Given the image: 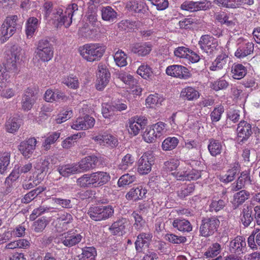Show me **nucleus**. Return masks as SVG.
Here are the masks:
<instances>
[{
  "instance_id": "nucleus-25",
  "label": "nucleus",
  "mask_w": 260,
  "mask_h": 260,
  "mask_svg": "<svg viewBox=\"0 0 260 260\" xmlns=\"http://www.w3.org/2000/svg\"><path fill=\"white\" fill-rule=\"evenodd\" d=\"M147 190L140 186L133 187L126 194V198L128 200L137 201L145 197Z\"/></svg>"
},
{
  "instance_id": "nucleus-35",
  "label": "nucleus",
  "mask_w": 260,
  "mask_h": 260,
  "mask_svg": "<svg viewBox=\"0 0 260 260\" xmlns=\"http://www.w3.org/2000/svg\"><path fill=\"white\" fill-rule=\"evenodd\" d=\"M233 77L236 79H241L246 74L247 70L242 64H234L232 67Z\"/></svg>"
},
{
  "instance_id": "nucleus-6",
  "label": "nucleus",
  "mask_w": 260,
  "mask_h": 260,
  "mask_svg": "<svg viewBox=\"0 0 260 260\" xmlns=\"http://www.w3.org/2000/svg\"><path fill=\"white\" fill-rule=\"evenodd\" d=\"M21 49L20 47L13 46L10 53L6 54L5 58V69L6 71H14L17 68L16 61L19 59Z\"/></svg>"
},
{
  "instance_id": "nucleus-45",
  "label": "nucleus",
  "mask_w": 260,
  "mask_h": 260,
  "mask_svg": "<svg viewBox=\"0 0 260 260\" xmlns=\"http://www.w3.org/2000/svg\"><path fill=\"white\" fill-rule=\"evenodd\" d=\"M20 174L15 166L12 172L8 176L5 181V184L7 187H10L12 183L16 181L19 177Z\"/></svg>"
},
{
  "instance_id": "nucleus-60",
  "label": "nucleus",
  "mask_w": 260,
  "mask_h": 260,
  "mask_svg": "<svg viewBox=\"0 0 260 260\" xmlns=\"http://www.w3.org/2000/svg\"><path fill=\"white\" fill-rule=\"evenodd\" d=\"M72 22V17L69 15L67 16V15H63L61 17H59V19H58V21L56 22V27H59L62 25H64L66 27H68L70 26Z\"/></svg>"
},
{
  "instance_id": "nucleus-27",
  "label": "nucleus",
  "mask_w": 260,
  "mask_h": 260,
  "mask_svg": "<svg viewBox=\"0 0 260 260\" xmlns=\"http://www.w3.org/2000/svg\"><path fill=\"white\" fill-rule=\"evenodd\" d=\"M172 225L174 228L183 232H189L192 229L190 222L185 219L176 218L174 220Z\"/></svg>"
},
{
  "instance_id": "nucleus-53",
  "label": "nucleus",
  "mask_w": 260,
  "mask_h": 260,
  "mask_svg": "<svg viewBox=\"0 0 260 260\" xmlns=\"http://www.w3.org/2000/svg\"><path fill=\"white\" fill-rule=\"evenodd\" d=\"M167 240L173 244L184 243L186 241V238L184 236H178L173 234H167L165 235Z\"/></svg>"
},
{
  "instance_id": "nucleus-63",
  "label": "nucleus",
  "mask_w": 260,
  "mask_h": 260,
  "mask_svg": "<svg viewBox=\"0 0 260 260\" xmlns=\"http://www.w3.org/2000/svg\"><path fill=\"white\" fill-rule=\"evenodd\" d=\"M189 49L184 46L178 47L174 51V55L179 58H186L187 57Z\"/></svg>"
},
{
  "instance_id": "nucleus-37",
  "label": "nucleus",
  "mask_w": 260,
  "mask_h": 260,
  "mask_svg": "<svg viewBox=\"0 0 260 260\" xmlns=\"http://www.w3.org/2000/svg\"><path fill=\"white\" fill-rule=\"evenodd\" d=\"M97 140L100 141L101 144L103 143L104 145L111 147H116L118 145L117 139L111 135L100 136L97 138Z\"/></svg>"
},
{
  "instance_id": "nucleus-58",
  "label": "nucleus",
  "mask_w": 260,
  "mask_h": 260,
  "mask_svg": "<svg viewBox=\"0 0 260 260\" xmlns=\"http://www.w3.org/2000/svg\"><path fill=\"white\" fill-rule=\"evenodd\" d=\"M215 18L221 24H225L228 26H230L234 24L232 20H229V16L224 13L216 14L215 16Z\"/></svg>"
},
{
  "instance_id": "nucleus-18",
  "label": "nucleus",
  "mask_w": 260,
  "mask_h": 260,
  "mask_svg": "<svg viewBox=\"0 0 260 260\" xmlns=\"http://www.w3.org/2000/svg\"><path fill=\"white\" fill-rule=\"evenodd\" d=\"M94 119L89 115L79 117L73 123L72 128L76 130L87 129L93 126Z\"/></svg>"
},
{
  "instance_id": "nucleus-17",
  "label": "nucleus",
  "mask_w": 260,
  "mask_h": 260,
  "mask_svg": "<svg viewBox=\"0 0 260 260\" xmlns=\"http://www.w3.org/2000/svg\"><path fill=\"white\" fill-rule=\"evenodd\" d=\"M181 9L191 12L206 10L210 8V5L206 1L202 2H185L181 5Z\"/></svg>"
},
{
  "instance_id": "nucleus-22",
  "label": "nucleus",
  "mask_w": 260,
  "mask_h": 260,
  "mask_svg": "<svg viewBox=\"0 0 260 260\" xmlns=\"http://www.w3.org/2000/svg\"><path fill=\"white\" fill-rule=\"evenodd\" d=\"M241 217V221L243 225L245 227L248 226L254 220L253 207L251 205H246L243 206Z\"/></svg>"
},
{
  "instance_id": "nucleus-15",
  "label": "nucleus",
  "mask_w": 260,
  "mask_h": 260,
  "mask_svg": "<svg viewBox=\"0 0 260 260\" xmlns=\"http://www.w3.org/2000/svg\"><path fill=\"white\" fill-rule=\"evenodd\" d=\"M82 238L80 234L70 231L62 235L60 241L65 246L71 247L79 243Z\"/></svg>"
},
{
  "instance_id": "nucleus-43",
  "label": "nucleus",
  "mask_w": 260,
  "mask_h": 260,
  "mask_svg": "<svg viewBox=\"0 0 260 260\" xmlns=\"http://www.w3.org/2000/svg\"><path fill=\"white\" fill-rule=\"evenodd\" d=\"M136 179V177L135 175L126 174L120 177L117 184L119 187L124 186L133 183Z\"/></svg>"
},
{
  "instance_id": "nucleus-59",
  "label": "nucleus",
  "mask_w": 260,
  "mask_h": 260,
  "mask_svg": "<svg viewBox=\"0 0 260 260\" xmlns=\"http://www.w3.org/2000/svg\"><path fill=\"white\" fill-rule=\"evenodd\" d=\"M224 112V108L222 106H219L214 108L210 114L211 119L212 122H217L221 118V114Z\"/></svg>"
},
{
  "instance_id": "nucleus-39",
  "label": "nucleus",
  "mask_w": 260,
  "mask_h": 260,
  "mask_svg": "<svg viewBox=\"0 0 260 260\" xmlns=\"http://www.w3.org/2000/svg\"><path fill=\"white\" fill-rule=\"evenodd\" d=\"M39 25L38 19L36 17H30L27 21L26 34L28 37H32Z\"/></svg>"
},
{
  "instance_id": "nucleus-26",
  "label": "nucleus",
  "mask_w": 260,
  "mask_h": 260,
  "mask_svg": "<svg viewBox=\"0 0 260 260\" xmlns=\"http://www.w3.org/2000/svg\"><path fill=\"white\" fill-rule=\"evenodd\" d=\"M57 171L61 176L65 177L81 172V171L79 170V167L76 164L60 166L57 168Z\"/></svg>"
},
{
  "instance_id": "nucleus-41",
  "label": "nucleus",
  "mask_w": 260,
  "mask_h": 260,
  "mask_svg": "<svg viewBox=\"0 0 260 260\" xmlns=\"http://www.w3.org/2000/svg\"><path fill=\"white\" fill-rule=\"evenodd\" d=\"M221 245L218 243L212 244L204 253V255L207 257H214L216 256L221 252Z\"/></svg>"
},
{
  "instance_id": "nucleus-54",
  "label": "nucleus",
  "mask_w": 260,
  "mask_h": 260,
  "mask_svg": "<svg viewBox=\"0 0 260 260\" xmlns=\"http://www.w3.org/2000/svg\"><path fill=\"white\" fill-rule=\"evenodd\" d=\"M153 237L150 233H141L137 236V239L143 245L148 247Z\"/></svg>"
},
{
  "instance_id": "nucleus-36",
  "label": "nucleus",
  "mask_w": 260,
  "mask_h": 260,
  "mask_svg": "<svg viewBox=\"0 0 260 260\" xmlns=\"http://www.w3.org/2000/svg\"><path fill=\"white\" fill-rule=\"evenodd\" d=\"M182 98H185L189 101H192L197 99L199 96V92L194 88L191 87H187L183 89L180 93Z\"/></svg>"
},
{
  "instance_id": "nucleus-62",
  "label": "nucleus",
  "mask_w": 260,
  "mask_h": 260,
  "mask_svg": "<svg viewBox=\"0 0 260 260\" xmlns=\"http://www.w3.org/2000/svg\"><path fill=\"white\" fill-rule=\"evenodd\" d=\"M94 9L95 8H94L93 6L89 7L87 14V19L89 23L92 25H95V24L98 21V15L96 12L94 11Z\"/></svg>"
},
{
  "instance_id": "nucleus-5",
  "label": "nucleus",
  "mask_w": 260,
  "mask_h": 260,
  "mask_svg": "<svg viewBox=\"0 0 260 260\" xmlns=\"http://www.w3.org/2000/svg\"><path fill=\"white\" fill-rule=\"evenodd\" d=\"M220 221L215 216L203 218L200 227V235L204 237H209L217 231Z\"/></svg>"
},
{
  "instance_id": "nucleus-50",
  "label": "nucleus",
  "mask_w": 260,
  "mask_h": 260,
  "mask_svg": "<svg viewBox=\"0 0 260 260\" xmlns=\"http://www.w3.org/2000/svg\"><path fill=\"white\" fill-rule=\"evenodd\" d=\"M143 138L147 143H152L158 137L151 126L147 127L143 134Z\"/></svg>"
},
{
  "instance_id": "nucleus-3",
  "label": "nucleus",
  "mask_w": 260,
  "mask_h": 260,
  "mask_svg": "<svg viewBox=\"0 0 260 260\" xmlns=\"http://www.w3.org/2000/svg\"><path fill=\"white\" fill-rule=\"evenodd\" d=\"M87 214L95 221L105 220L113 215L114 209L110 205L94 206L89 209Z\"/></svg>"
},
{
  "instance_id": "nucleus-55",
  "label": "nucleus",
  "mask_w": 260,
  "mask_h": 260,
  "mask_svg": "<svg viewBox=\"0 0 260 260\" xmlns=\"http://www.w3.org/2000/svg\"><path fill=\"white\" fill-rule=\"evenodd\" d=\"M146 7L147 6L144 3L134 2V4H132L131 6V9L135 13L140 14H144L148 10V9H146Z\"/></svg>"
},
{
  "instance_id": "nucleus-48",
  "label": "nucleus",
  "mask_w": 260,
  "mask_h": 260,
  "mask_svg": "<svg viewBox=\"0 0 260 260\" xmlns=\"http://www.w3.org/2000/svg\"><path fill=\"white\" fill-rule=\"evenodd\" d=\"M114 60L119 67H124L127 64L126 54L122 50L117 51L114 56Z\"/></svg>"
},
{
  "instance_id": "nucleus-14",
  "label": "nucleus",
  "mask_w": 260,
  "mask_h": 260,
  "mask_svg": "<svg viewBox=\"0 0 260 260\" xmlns=\"http://www.w3.org/2000/svg\"><path fill=\"white\" fill-rule=\"evenodd\" d=\"M37 99L36 93L34 90L28 88L24 92L22 97L21 106L22 109L25 111L30 110Z\"/></svg>"
},
{
  "instance_id": "nucleus-24",
  "label": "nucleus",
  "mask_w": 260,
  "mask_h": 260,
  "mask_svg": "<svg viewBox=\"0 0 260 260\" xmlns=\"http://www.w3.org/2000/svg\"><path fill=\"white\" fill-rule=\"evenodd\" d=\"M127 225L128 220L127 219L122 217L114 222L109 228V230L113 235H122L123 232Z\"/></svg>"
},
{
  "instance_id": "nucleus-31",
  "label": "nucleus",
  "mask_w": 260,
  "mask_h": 260,
  "mask_svg": "<svg viewBox=\"0 0 260 260\" xmlns=\"http://www.w3.org/2000/svg\"><path fill=\"white\" fill-rule=\"evenodd\" d=\"M253 44L252 42H248L240 46L237 49L235 55L238 58H243L253 52Z\"/></svg>"
},
{
  "instance_id": "nucleus-64",
  "label": "nucleus",
  "mask_w": 260,
  "mask_h": 260,
  "mask_svg": "<svg viewBox=\"0 0 260 260\" xmlns=\"http://www.w3.org/2000/svg\"><path fill=\"white\" fill-rule=\"evenodd\" d=\"M63 83L68 87L73 89H77L79 86V82L78 78L76 77H69L64 80Z\"/></svg>"
},
{
  "instance_id": "nucleus-16",
  "label": "nucleus",
  "mask_w": 260,
  "mask_h": 260,
  "mask_svg": "<svg viewBox=\"0 0 260 260\" xmlns=\"http://www.w3.org/2000/svg\"><path fill=\"white\" fill-rule=\"evenodd\" d=\"M166 72L169 76L181 79H187L190 77L188 70L180 65L170 66L167 68Z\"/></svg>"
},
{
  "instance_id": "nucleus-11",
  "label": "nucleus",
  "mask_w": 260,
  "mask_h": 260,
  "mask_svg": "<svg viewBox=\"0 0 260 260\" xmlns=\"http://www.w3.org/2000/svg\"><path fill=\"white\" fill-rule=\"evenodd\" d=\"M37 143L35 138H30L20 143L18 146V150L25 158H29L36 149Z\"/></svg>"
},
{
  "instance_id": "nucleus-51",
  "label": "nucleus",
  "mask_w": 260,
  "mask_h": 260,
  "mask_svg": "<svg viewBox=\"0 0 260 260\" xmlns=\"http://www.w3.org/2000/svg\"><path fill=\"white\" fill-rule=\"evenodd\" d=\"M10 153L4 152L0 158V173L3 174L10 164Z\"/></svg>"
},
{
  "instance_id": "nucleus-57",
  "label": "nucleus",
  "mask_w": 260,
  "mask_h": 260,
  "mask_svg": "<svg viewBox=\"0 0 260 260\" xmlns=\"http://www.w3.org/2000/svg\"><path fill=\"white\" fill-rule=\"evenodd\" d=\"M180 166V161L178 159H172L164 163V169L168 172L176 170Z\"/></svg>"
},
{
  "instance_id": "nucleus-38",
  "label": "nucleus",
  "mask_w": 260,
  "mask_h": 260,
  "mask_svg": "<svg viewBox=\"0 0 260 260\" xmlns=\"http://www.w3.org/2000/svg\"><path fill=\"white\" fill-rule=\"evenodd\" d=\"M45 187L39 186L38 187L31 190L26 193L22 199L21 202L23 203H28L36 198L38 195L45 190Z\"/></svg>"
},
{
  "instance_id": "nucleus-61",
  "label": "nucleus",
  "mask_w": 260,
  "mask_h": 260,
  "mask_svg": "<svg viewBox=\"0 0 260 260\" xmlns=\"http://www.w3.org/2000/svg\"><path fill=\"white\" fill-rule=\"evenodd\" d=\"M57 220L58 221L63 222V225H67L73 222V217L72 214L67 212H63L62 214H58Z\"/></svg>"
},
{
  "instance_id": "nucleus-40",
  "label": "nucleus",
  "mask_w": 260,
  "mask_h": 260,
  "mask_svg": "<svg viewBox=\"0 0 260 260\" xmlns=\"http://www.w3.org/2000/svg\"><path fill=\"white\" fill-rule=\"evenodd\" d=\"M179 140L176 137H168L162 143L161 147L164 151H170L175 149L178 144Z\"/></svg>"
},
{
  "instance_id": "nucleus-4",
  "label": "nucleus",
  "mask_w": 260,
  "mask_h": 260,
  "mask_svg": "<svg viewBox=\"0 0 260 260\" xmlns=\"http://www.w3.org/2000/svg\"><path fill=\"white\" fill-rule=\"evenodd\" d=\"M36 56L43 62L48 61L53 56V47L50 42L46 39L39 41L35 52Z\"/></svg>"
},
{
  "instance_id": "nucleus-7",
  "label": "nucleus",
  "mask_w": 260,
  "mask_h": 260,
  "mask_svg": "<svg viewBox=\"0 0 260 260\" xmlns=\"http://www.w3.org/2000/svg\"><path fill=\"white\" fill-rule=\"evenodd\" d=\"M17 16L13 15L7 17L1 28V34L3 37V41H6L15 33L16 31V20Z\"/></svg>"
},
{
  "instance_id": "nucleus-8",
  "label": "nucleus",
  "mask_w": 260,
  "mask_h": 260,
  "mask_svg": "<svg viewBox=\"0 0 260 260\" xmlns=\"http://www.w3.org/2000/svg\"><path fill=\"white\" fill-rule=\"evenodd\" d=\"M96 88L102 90L108 84L110 78V73L105 65L99 64L96 73Z\"/></svg>"
},
{
  "instance_id": "nucleus-33",
  "label": "nucleus",
  "mask_w": 260,
  "mask_h": 260,
  "mask_svg": "<svg viewBox=\"0 0 260 260\" xmlns=\"http://www.w3.org/2000/svg\"><path fill=\"white\" fill-rule=\"evenodd\" d=\"M208 149L212 156H216L221 153L222 146L221 142L214 139H210L209 140Z\"/></svg>"
},
{
  "instance_id": "nucleus-20",
  "label": "nucleus",
  "mask_w": 260,
  "mask_h": 260,
  "mask_svg": "<svg viewBox=\"0 0 260 260\" xmlns=\"http://www.w3.org/2000/svg\"><path fill=\"white\" fill-rule=\"evenodd\" d=\"M153 159L146 154L143 155L138 160V172L141 175L148 174L151 170Z\"/></svg>"
},
{
  "instance_id": "nucleus-44",
  "label": "nucleus",
  "mask_w": 260,
  "mask_h": 260,
  "mask_svg": "<svg viewBox=\"0 0 260 260\" xmlns=\"http://www.w3.org/2000/svg\"><path fill=\"white\" fill-rule=\"evenodd\" d=\"M134 161V157L132 154L128 153L122 159L121 162L119 165V168L120 170H125L129 167L132 166Z\"/></svg>"
},
{
  "instance_id": "nucleus-19",
  "label": "nucleus",
  "mask_w": 260,
  "mask_h": 260,
  "mask_svg": "<svg viewBox=\"0 0 260 260\" xmlns=\"http://www.w3.org/2000/svg\"><path fill=\"white\" fill-rule=\"evenodd\" d=\"M98 161V157L95 155H89L82 159L79 162L78 167L81 172H87L96 167Z\"/></svg>"
},
{
  "instance_id": "nucleus-52",
  "label": "nucleus",
  "mask_w": 260,
  "mask_h": 260,
  "mask_svg": "<svg viewBox=\"0 0 260 260\" xmlns=\"http://www.w3.org/2000/svg\"><path fill=\"white\" fill-rule=\"evenodd\" d=\"M82 136L81 133L74 134L66 138L62 143V146L64 148H70L77 139Z\"/></svg>"
},
{
  "instance_id": "nucleus-9",
  "label": "nucleus",
  "mask_w": 260,
  "mask_h": 260,
  "mask_svg": "<svg viewBox=\"0 0 260 260\" xmlns=\"http://www.w3.org/2000/svg\"><path fill=\"white\" fill-rule=\"evenodd\" d=\"M203 171H199L195 169L191 170H184L179 169V171L172 173V174L178 180L191 181L196 180L200 178Z\"/></svg>"
},
{
  "instance_id": "nucleus-56",
  "label": "nucleus",
  "mask_w": 260,
  "mask_h": 260,
  "mask_svg": "<svg viewBox=\"0 0 260 260\" xmlns=\"http://www.w3.org/2000/svg\"><path fill=\"white\" fill-rule=\"evenodd\" d=\"M195 189V185L193 184H188L186 187L182 188L177 191V194L180 198H184L192 193Z\"/></svg>"
},
{
  "instance_id": "nucleus-1",
  "label": "nucleus",
  "mask_w": 260,
  "mask_h": 260,
  "mask_svg": "<svg viewBox=\"0 0 260 260\" xmlns=\"http://www.w3.org/2000/svg\"><path fill=\"white\" fill-rule=\"evenodd\" d=\"M110 179L107 172L98 171L90 174H84L77 180V183L84 187H98L106 184Z\"/></svg>"
},
{
  "instance_id": "nucleus-32",
  "label": "nucleus",
  "mask_w": 260,
  "mask_h": 260,
  "mask_svg": "<svg viewBox=\"0 0 260 260\" xmlns=\"http://www.w3.org/2000/svg\"><path fill=\"white\" fill-rule=\"evenodd\" d=\"M21 123V119L18 117H11L6 122V129L9 133H14L19 128Z\"/></svg>"
},
{
  "instance_id": "nucleus-47",
  "label": "nucleus",
  "mask_w": 260,
  "mask_h": 260,
  "mask_svg": "<svg viewBox=\"0 0 260 260\" xmlns=\"http://www.w3.org/2000/svg\"><path fill=\"white\" fill-rule=\"evenodd\" d=\"M213 3L220 7L236 9L238 7L236 4V0H214Z\"/></svg>"
},
{
  "instance_id": "nucleus-34",
  "label": "nucleus",
  "mask_w": 260,
  "mask_h": 260,
  "mask_svg": "<svg viewBox=\"0 0 260 260\" xmlns=\"http://www.w3.org/2000/svg\"><path fill=\"white\" fill-rule=\"evenodd\" d=\"M250 177L249 174L247 171L241 173L240 176L238 178L236 184L233 185V189L235 191L239 190L243 188L246 183H250Z\"/></svg>"
},
{
  "instance_id": "nucleus-28",
  "label": "nucleus",
  "mask_w": 260,
  "mask_h": 260,
  "mask_svg": "<svg viewBox=\"0 0 260 260\" xmlns=\"http://www.w3.org/2000/svg\"><path fill=\"white\" fill-rule=\"evenodd\" d=\"M102 19L109 22H115L118 16L116 11L110 6L102 7L101 9Z\"/></svg>"
},
{
  "instance_id": "nucleus-29",
  "label": "nucleus",
  "mask_w": 260,
  "mask_h": 260,
  "mask_svg": "<svg viewBox=\"0 0 260 260\" xmlns=\"http://www.w3.org/2000/svg\"><path fill=\"white\" fill-rule=\"evenodd\" d=\"M250 193L246 190H242L234 196L233 202L234 209H237L239 206L243 204L246 200L249 199Z\"/></svg>"
},
{
  "instance_id": "nucleus-2",
  "label": "nucleus",
  "mask_w": 260,
  "mask_h": 260,
  "mask_svg": "<svg viewBox=\"0 0 260 260\" xmlns=\"http://www.w3.org/2000/svg\"><path fill=\"white\" fill-rule=\"evenodd\" d=\"M105 46L101 44H87L80 50L82 57L88 61L99 60L105 52Z\"/></svg>"
},
{
  "instance_id": "nucleus-12",
  "label": "nucleus",
  "mask_w": 260,
  "mask_h": 260,
  "mask_svg": "<svg viewBox=\"0 0 260 260\" xmlns=\"http://www.w3.org/2000/svg\"><path fill=\"white\" fill-rule=\"evenodd\" d=\"M237 141L239 143H243L248 140L252 134L251 125L245 121H241L237 128Z\"/></svg>"
},
{
  "instance_id": "nucleus-13",
  "label": "nucleus",
  "mask_w": 260,
  "mask_h": 260,
  "mask_svg": "<svg viewBox=\"0 0 260 260\" xmlns=\"http://www.w3.org/2000/svg\"><path fill=\"white\" fill-rule=\"evenodd\" d=\"M245 239L242 236H237L230 241L229 250L231 253L241 254L246 251Z\"/></svg>"
},
{
  "instance_id": "nucleus-42",
  "label": "nucleus",
  "mask_w": 260,
  "mask_h": 260,
  "mask_svg": "<svg viewBox=\"0 0 260 260\" xmlns=\"http://www.w3.org/2000/svg\"><path fill=\"white\" fill-rule=\"evenodd\" d=\"M48 221L44 218L42 217L35 221L32 225V229L36 233H41L45 229Z\"/></svg>"
},
{
  "instance_id": "nucleus-23",
  "label": "nucleus",
  "mask_w": 260,
  "mask_h": 260,
  "mask_svg": "<svg viewBox=\"0 0 260 260\" xmlns=\"http://www.w3.org/2000/svg\"><path fill=\"white\" fill-rule=\"evenodd\" d=\"M147 119H144L143 120L139 118H137V120L131 119L129 121V126L128 128V133L133 136L137 135L140 131L146 125Z\"/></svg>"
},
{
  "instance_id": "nucleus-21",
  "label": "nucleus",
  "mask_w": 260,
  "mask_h": 260,
  "mask_svg": "<svg viewBox=\"0 0 260 260\" xmlns=\"http://www.w3.org/2000/svg\"><path fill=\"white\" fill-rule=\"evenodd\" d=\"M152 50V45L148 43H136L130 47L132 53L139 56H144L149 54Z\"/></svg>"
},
{
  "instance_id": "nucleus-49",
  "label": "nucleus",
  "mask_w": 260,
  "mask_h": 260,
  "mask_svg": "<svg viewBox=\"0 0 260 260\" xmlns=\"http://www.w3.org/2000/svg\"><path fill=\"white\" fill-rule=\"evenodd\" d=\"M60 137V133L58 132H54L50 135L45 140L43 143V146L46 150H48L50 148V145L54 143Z\"/></svg>"
},
{
  "instance_id": "nucleus-46",
  "label": "nucleus",
  "mask_w": 260,
  "mask_h": 260,
  "mask_svg": "<svg viewBox=\"0 0 260 260\" xmlns=\"http://www.w3.org/2000/svg\"><path fill=\"white\" fill-rule=\"evenodd\" d=\"M137 73L144 79H147L151 78L152 76V71L151 69L148 65H141L137 70Z\"/></svg>"
},
{
  "instance_id": "nucleus-10",
  "label": "nucleus",
  "mask_w": 260,
  "mask_h": 260,
  "mask_svg": "<svg viewBox=\"0 0 260 260\" xmlns=\"http://www.w3.org/2000/svg\"><path fill=\"white\" fill-rule=\"evenodd\" d=\"M199 45L203 51L211 53L214 50H217L218 44L217 39L210 35H205L201 37Z\"/></svg>"
},
{
  "instance_id": "nucleus-30",
  "label": "nucleus",
  "mask_w": 260,
  "mask_h": 260,
  "mask_svg": "<svg viewBox=\"0 0 260 260\" xmlns=\"http://www.w3.org/2000/svg\"><path fill=\"white\" fill-rule=\"evenodd\" d=\"M97 253L94 247L82 248V253L78 255V260H95Z\"/></svg>"
}]
</instances>
